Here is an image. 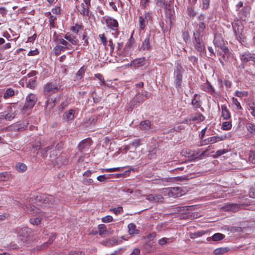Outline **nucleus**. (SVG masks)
Returning <instances> with one entry per match:
<instances>
[{
	"label": "nucleus",
	"mask_w": 255,
	"mask_h": 255,
	"mask_svg": "<svg viewBox=\"0 0 255 255\" xmlns=\"http://www.w3.org/2000/svg\"><path fill=\"white\" fill-rule=\"evenodd\" d=\"M55 201L54 197L52 195H41L37 196L36 198H31L29 200L30 203H35L36 206H44L50 207Z\"/></svg>",
	"instance_id": "obj_1"
},
{
	"label": "nucleus",
	"mask_w": 255,
	"mask_h": 255,
	"mask_svg": "<svg viewBox=\"0 0 255 255\" xmlns=\"http://www.w3.org/2000/svg\"><path fill=\"white\" fill-rule=\"evenodd\" d=\"M184 72V69L181 65L177 63L174 71V83L176 88H180L182 81V74Z\"/></svg>",
	"instance_id": "obj_2"
},
{
	"label": "nucleus",
	"mask_w": 255,
	"mask_h": 255,
	"mask_svg": "<svg viewBox=\"0 0 255 255\" xmlns=\"http://www.w3.org/2000/svg\"><path fill=\"white\" fill-rule=\"evenodd\" d=\"M56 152V151H52L50 155L51 160L54 162V165H56L58 167H61L63 165L66 164L68 160L65 155L61 154L55 157Z\"/></svg>",
	"instance_id": "obj_3"
},
{
	"label": "nucleus",
	"mask_w": 255,
	"mask_h": 255,
	"mask_svg": "<svg viewBox=\"0 0 255 255\" xmlns=\"http://www.w3.org/2000/svg\"><path fill=\"white\" fill-rule=\"evenodd\" d=\"M60 88V85L56 82H50L46 84L44 87V92L46 95L50 96L57 93Z\"/></svg>",
	"instance_id": "obj_4"
},
{
	"label": "nucleus",
	"mask_w": 255,
	"mask_h": 255,
	"mask_svg": "<svg viewBox=\"0 0 255 255\" xmlns=\"http://www.w3.org/2000/svg\"><path fill=\"white\" fill-rule=\"evenodd\" d=\"M17 233L18 240L26 242L31 234V230L27 227H22L19 229Z\"/></svg>",
	"instance_id": "obj_5"
},
{
	"label": "nucleus",
	"mask_w": 255,
	"mask_h": 255,
	"mask_svg": "<svg viewBox=\"0 0 255 255\" xmlns=\"http://www.w3.org/2000/svg\"><path fill=\"white\" fill-rule=\"evenodd\" d=\"M194 36L193 43L195 48L198 52L201 53L205 50V47L203 42L202 36H200V35L197 36V34L195 33H194Z\"/></svg>",
	"instance_id": "obj_6"
},
{
	"label": "nucleus",
	"mask_w": 255,
	"mask_h": 255,
	"mask_svg": "<svg viewBox=\"0 0 255 255\" xmlns=\"http://www.w3.org/2000/svg\"><path fill=\"white\" fill-rule=\"evenodd\" d=\"M226 135H222L221 136H214L212 137H208L207 138L202 140L199 145L201 146L203 145H207L209 144H213L218 141H220L226 139Z\"/></svg>",
	"instance_id": "obj_7"
},
{
	"label": "nucleus",
	"mask_w": 255,
	"mask_h": 255,
	"mask_svg": "<svg viewBox=\"0 0 255 255\" xmlns=\"http://www.w3.org/2000/svg\"><path fill=\"white\" fill-rule=\"evenodd\" d=\"M17 113L16 108L14 106H10L8 107L7 110L3 112L2 117L7 121H11L16 116Z\"/></svg>",
	"instance_id": "obj_8"
},
{
	"label": "nucleus",
	"mask_w": 255,
	"mask_h": 255,
	"mask_svg": "<svg viewBox=\"0 0 255 255\" xmlns=\"http://www.w3.org/2000/svg\"><path fill=\"white\" fill-rule=\"evenodd\" d=\"M37 101V98L34 94H30L26 98L25 104L23 107V110L27 109H31L35 105Z\"/></svg>",
	"instance_id": "obj_9"
},
{
	"label": "nucleus",
	"mask_w": 255,
	"mask_h": 255,
	"mask_svg": "<svg viewBox=\"0 0 255 255\" xmlns=\"http://www.w3.org/2000/svg\"><path fill=\"white\" fill-rule=\"evenodd\" d=\"M151 17V13L149 12L145 13L139 17V26L140 30H143L145 28Z\"/></svg>",
	"instance_id": "obj_10"
},
{
	"label": "nucleus",
	"mask_w": 255,
	"mask_h": 255,
	"mask_svg": "<svg viewBox=\"0 0 255 255\" xmlns=\"http://www.w3.org/2000/svg\"><path fill=\"white\" fill-rule=\"evenodd\" d=\"M242 62L245 64L250 61L255 62V54L249 52H245L240 55Z\"/></svg>",
	"instance_id": "obj_11"
},
{
	"label": "nucleus",
	"mask_w": 255,
	"mask_h": 255,
	"mask_svg": "<svg viewBox=\"0 0 255 255\" xmlns=\"http://www.w3.org/2000/svg\"><path fill=\"white\" fill-rule=\"evenodd\" d=\"M106 24L108 28L113 30H116L119 27L117 20L112 17H107L105 20Z\"/></svg>",
	"instance_id": "obj_12"
},
{
	"label": "nucleus",
	"mask_w": 255,
	"mask_h": 255,
	"mask_svg": "<svg viewBox=\"0 0 255 255\" xmlns=\"http://www.w3.org/2000/svg\"><path fill=\"white\" fill-rule=\"evenodd\" d=\"M146 199L150 202L156 203L162 202L164 198L161 194H149L146 196Z\"/></svg>",
	"instance_id": "obj_13"
},
{
	"label": "nucleus",
	"mask_w": 255,
	"mask_h": 255,
	"mask_svg": "<svg viewBox=\"0 0 255 255\" xmlns=\"http://www.w3.org/2000/svg\"><path fill=\"white\" fill-rule=\"evenodd\" d=\"M161 7L164 8L165 10V14L166 17L169 18L170 19H173L175 15V12L173 8H171L170 6L167 4L165 1V5L160 6Z\"/></svg>",
	"instance_id": "obj_14"
},
{
	"label": "nucleus",
	"mask_w": 255,
	"mask_h": 255,
	"mask_svg": "<svg viewBox=\"0 0 255 255\" xmlns=\"http://www.w3.org/2000/svg\"><path fill=\"white\" fill-rule=\"evenodd\" d=\"M91 140L89 139H85L81 141L78 144V148L80 151L86 149H89L90 145Z\"/></svg>",
	"instance_id": "obj_15"
},
{
	"label": "nucleus",
	"mask_w": 255,
	"mask_h": 255,
	"mask_svg": "<svg viewBox=\"0 0 255 255\" xmlns=\"http://www.w3.org/2000/svg\"><path fill=\"white\" fill-rule=\"evenodd\" d=\"M170 190L171 191V197L176 198L183 195L182 193V189L179 187H170Z\"/></svg>",
	"instance_id": "obj_16"
},
{
	"label": "nucleus",
	"mask_w": 255,
	"mask_h": 255,
	"mask_svg": "<svg viewBox=\"0 0 255 255\" xmlns=\"http://www.w3.org/2000/svg\"><path fill=\"white\" fill-rule=\"evenodd\" d=\"M75 111L73 110H70L64 113L63 115V119L68 122L73 120L74 118Z\"/></svg>",
	"instance_id": "obj_17"
},
{
	"label": "nucleus",
	"mask_w": 255,
	"mask_h": 255,
	"mask_svg": "<svg viewBox=\"0 0 255 255\" xmlns=\"http://www.w3.org/2000/svg\"><path fill=\"white\" fill-rule=\"evenodd\" d=\"M213 42L215 45L218 47L221 48L224 47V42L223 39L220 35H215Z\"/></svg>",
	"instance_id": "obj_18"
},
{
	"label": "nucleus",
	"mask_w": 255,
	"mask_h": 255,
	"mask_svg": "<svg viewBox=\"0 0 255 255\" xmlns=\"http://www.w3.org/2000/svg\"><path fill=\"white\" fill-rule=\"evenodd\" d=\"M145 62V59L144 57L137 58L131 61L130 65L136 67H139L144 65Z\"/></svg>",
	"instance_id": "obj_19"
},
{
	"label": "nucleus",
	"mask_w": 255,
	"mask_h": 255,
	"mask_svg": "<svg viewBox=\"0 0 255 255\" xmlns=\"http://www.w3.org/2000/svg\"><path fill=\"white\" fill-rule=\"evenodd\" d=\"M17 205L22 208L25 207L27 209L28 211L32 212L33 213H38L40 211L39 209L37 208V207H36V206L34 205H30L29 206L24 204H20L19 205Z\"/></svg>",
	"instance_id": "obj_20"
},
{
	"label": "nucleus",
	"mask_w": 255,
	"mask_h": 255,
	"mask_svg": "<svg viewBox=\"0 0 255 255\" xmlns=\"http://www.w3.org/2000/svg\"><path fill=\"white\" fill-rule=\"evenodd\" d=\"M192 105L194 108L197 109L201 106L200 96L197 94L194 95V97L192 100Z\"/></svg>",
	"instance_id": "obj_21"
},
{
	"label": "nucleus",
	"mask_w": 255,
	"mask_h": 255,
	"mask_svg": "<svg viewBox=\"0 0 255 255\" xmlns=\"http://www.w3.org/2000/svg\"><path fill=\"white\" fill-rule=\"evenodd\" d=\"M150 36L149 35H148L145 39L144 40V41L142 42V45H141V49L143 50H149L150 47Z\"/></svg>",
	"instance_id": "obj_22"
},
{
	"label": "nucleus",
	"mask_w": 255,
	"mask_h": 255,
	"mask_svg": "<svg viewBox=\"0 0 255 255\" xmlns=\"http://www.w3.org/2000/svg\"><path fill=\"white\" fill-rule=\"evenodd\" d=\"M64 38L73 45H76L78 43V40L76 36L72 34H66L65 35Z\"/></svg>",
	"instance_id": "obj_23"
},
{
	"label": "nucleus",
	"mask_w": 255,
	"mask_h": 255,
	"mask_svg": "<svg viewBox=\"0 0 255 255\" xmlns=\"http://www.w3.org/2000/svg\"><path fill=\"white\" fill-rule=\"evenodd\" d=\"M221 49V51H220V54L222 55L223 58L225 61L228 60L230 56V53L229 49L226 47H222Z\"/></svg>",
	"instance_id": "obj_24"
},
{
	"label": "nucleus",
	"mask_w": 255,
	"mask_h": 255,
	"mask_svg": "<svg viewBox=\"0 0 255 255\" xmlns=\"http://www.w3.org/2000/svg\"><path fill=\"white\" fill-rule=\"evenodd\" d=\"M225 210L227 211H232L233 212H236L240 208V205L237 204L230 203L227 204L225 206Z\"/></svg>",
	"instance_id": "obj_25"
},
{
	"label": "nucleus",
	"mask_w": 255,
	"mask_h": 255,
	"mask_svg": "<svg viewBox=\"0 0 255 255\" xmlns=\"http://www.w3.org/2000/svg\"><path fill=\"white\" fill-rule=\"evenodd\" d=\"M78 10L82 15H88L89 13V6L85 7L84 3H81L77 7Z\"/></svg>",
	"instance_id": "obj_26"
},
{
	"label": "nucleus",
	"mask_w": 255,
	"mask_h": 255,
	"mask_svg": "<svg viewBox=\"0 0 255 255\" xmlns=\"http://www.w3.org/2000/svg\"><path fill=\"white\" fill-rule=\"evenodd\" d=\"M222 116L225 120H228L231 118L230 113L227 107L225 105L221 106Z\"/></svg>",
	"instance_id": "obj_27"
},
{
	"label": "nucleus",
	"mask_w": 255,
	"mask_h": 255,
	"mask_svg": "<svg viewBox=\"0 0 255 255\" xmlns=\"http://www.w3.org/2000/svg\"><path fill=\"white\" fill-rule=\"evenodd\" d=\"M150 122L148 120H145L140 123V128L143 130H147L150 127Z\"/></svg>",
	"instance_id": "obj_28"
},
{
	"label": "nucleus",
	"mask_w": 255,
	"mask_h": 255,
	"mask_svg": "<svg viewBox=\"0 0 255 255\" xmlns=\"http://www.w3.org/2000/svg\"><path fill=\"white\" fill-rule=\"evenodd\" d=\"M26 87L33 89L36 85V78L29 79L28 81L26 80Z\"/></svg>",
	"instance_id": "obj_29"
},
{
	"label": "nucleus",
	"mask_w": 255,
	"mask_h": 255,
	"mask_svg": "<svg viewBox=\"0 0 255 255\" xmlns=\"http://www.w3.org/2000/svg\"><path fill=\"white\" fill-rule=\"evenodd\" d=\"M27 122H24L23 124H14L12 127L14 130H23L26 128L28 125Z\"/></svg>",
	"instance_id": "obj_30"
},
{
	"label": "nucleus",
	"mask_w": 255,
	"mask_h": 255,
	"mask_svg": "<svg viewBox=\"0 0 255 255\" xmlns=\"http://www.w3.org/2000/svg\"><path fill=\"white\" fill-rule=\"evenodd\" d=\"M15 94L14 91L12 88H8L6 90L3 94V98L7 99L13 96Z\"/></svg>",
	"instance_id": "obj_31"
},
{
	"label": "nucleus",
	"mask_w": 255,
	"mask_h": 255,
	"mask_svg": "<svg viewBox=\"0 0 255 255\" xmlns=\"http://www.w3.org/2000/svg\"><path fill=\"white\" fill-rule=\"evenodd\" d=\"M240 22H236L233 23V29L235 33V35L237 37L238 35L240 33V30L241 29L242 26L240 25Z\"/></svg>",
	"instance_id": "obj_32"
},
{
	"label": "nucleus",
	"mask_w": 255,
	"mask_h": 255,
	"mask_svg": "<svg viewBox=\"0 0 255 255\" xmlns=\"http://www.w3.org/2000/svg\"><path fill=\"white\" fill-rule=\"evenodd\" d=\"M128 232L129 234L133 235L138 233V230L136 229V226L133 223H130L128 225Z\"/></svg>",
	"instance_id": "obj_33"
},
{
	"label": "nucleus",
	"mask_w": 255,
	"mask_h": 255,
	"mask_svg": "<svg viewBox=\"0 0 255 255\" xmlns=\"http://www.w3.org/2000/svg\"><path fill=\"white\" fill-rule=\"evenodd\" d=\"M205 119V117L202 114L198 113L191 117V120L193 121L202 122Z\"/></svg>",
	"instance_id": "obj_34"
},
{
	"label": "nucleus",
	"mask_w": 255,
	"mask_h": 255,
	"mask_svg": "<svg viewBox=\"0 0 255 255\" xmlns=\"http://www.w3.org/2000/svg\"><path fill=\"white\" fill-rule=\"evenodd\" d=\"M205 27V24L203 22H200L198 25V27L196 33H195L197 34V36L200 35V36H202V33Z\"/></svg>",
	"instance_id": "obj_35"
},
{
	"label": "nucleus",
	"mask_w": 255,
	"mask_h": 255,
	"mask_svg": "<svg viewBox=\"0 0 255 255\" xmlns=\"http://www.w3.org/2000/svg\"><path fill=\"white\" fill-rule=\"evenodd\" d=\"M55 106V100L52 98H48L46 102V107L47 109L51 110Z\"/></svg>",
	"instance_id": "obj_36"
},
{
	"label": "nucleus",
	"mask_w": 255,
	"mask_h": 255,
	"mask_svg": "<svg viewBox=\"0 0 255 255\" xmlns=\"http://www.w3.org/2000/svg\"><path fill=\"white\" fill-rule=\"evenodd\" d=\"M15 168L19 172H24L26 170L27 166L23 163L18 162L15 165Z\"/></svg>",
	"instance_id": "obj_37"
},
{
	"label": "nucleus",
	"mask_w": 255,
	"mask_h": 255,
	"mask_svg": "<svg viewBox=\"0 0 255 255\" xmlns=\"http://www.w3.org/2000/svg\"><path fill=\"white\" fill-rule=\"evenodd\" d=\"M85 72V69L84 66L81 67V68L77 72L76 76V79L77 80H81L83 77L84 73Z\"/></svg>",
	"instance_id": "obj_38"
},
{
	"label": "nucleus",
	"mask_w": 255,
	"mask_h": 255,
	"mask_svg": "<svg viewBox=\"0 0 255 255\" xmlns=\"http://www.w3.org/2000/svg\"><path fill=\"white\" fill-rule=\"evenodd\" d=\"M130 144L131 145V148L134 149V150L133 151V153H134L136 148L141 145V140L139 139H135Z\"/></svg>",
	"instance_id": "obj_39"
},
{
	"label": "nucleus",
	"mask_w": 255,
	"mask_h": 255,
	"mask_svg": "<svg viewBox=\"0 0 255 255\" xmlns=\"http://www.w3.org/2000/svg\"><path fill=\"white\" fill-rule=\"evenodd\" d=\"M229 250V249L228 248H220L215 250L214 251V253L215 255H222L227 252Z\"/></svg>",
	"instance_id": "obj_40"
},
{
	"label": "nucleus",
	"mask_w": 255,
	"mask_h": 255,
	"mask_svg": "<svg viewBox=\"0 0 255 255\" xmlns=\"http://www.w3.org/2000/svg\"><path fill=\"white\" fill-rule=\"evenodd\" d=\"M225 236L221 233H216L212 237V239L214 241H219L222 240Z\"/></svg>",
	"instance_id": "obj_41"
},
{
	"label": "nucleus",
	"mask_w": 255,
	"mask_h": 255,
	"mask_svg": "<svg viewBox=\"0 0 255 255\" xmlns=\"http://www.w3.org/2000/svg\"><path fill=\"white\" fill-rule=\"evenodd\" d=\"M134 42L135 40L133 38V36L132 34L129 39H128V41L127 42V43H126L125 48L128 49H130L132 47V45L134 43Z\"/></svg>",
	"instance_id": "obj_42"
},
{
	"label": "nucleus",
	"mask_w": 255,
	"mask_h": 255,
	"mask_svg": "<svg viewBox=\"0 0 255 255\" xmlns=\"http://www.w3.org/2000/svg\"><path fill=\"white\" fill-rule=\"evenodd\" d=\"M246 128L249 132L251 133H255V125L252 123H248Z\"/></svg>",
	"instance_id": "obj_43"
},
{
	"label": "nucleus",
	"mask_w": 255,
	"mask_h": 255,
	"mask_svg": "<svg viewBox=\"0 0 255 255\" xmlns=\"http://www.w3.org/2000/svg\"><path fill=\"white\" fill-rule=\"evenodd\" d=\"M232 125L231 122H225L222 125V128L223 130H229L231 129Z\"/></svg>",
	"instance_id": "obj_44"
},
{
	"label": "nucleus",
	"mask_w": 255,
	"mask_h": 255,
	"mask_svg": "<svg viewBox=\"0 0 255 255\" xmlns=\"http://www.w3.org/2000/svg\"><path fill=\"white\" fill-rule=\"evenodd\" d=\"M203 89L207 92L212 93L214 91V89L212 86L210 85L209 83H205L203 86Z\"/></svg>",
	"instance_id": "obj_45"
},
{
	"label": "nucleus",
	"mask_w": 255,
	"mask_h": 255,
	"mask_svg": "<svg viewBox=\"0 0 255 255\" xmlns=\"http://www.w3.org/2000/svg\"><path fill=\"white\" fill-rule=\"evenodd\" d=\"M59 43L64 45V49H70L71 48V44H69L67 41L63 39H60L59 40Z\"/></svg>",
	"instance_id": "obj_46"
},
{
	"label": "nucleus",
	"mask_w": 255,
	"mask_h": 255,
	"mask_svg": "<svg viewBox=\"0 0 255 255\" xmlns=\"http://www.w3.org/2000/svg\"><path fill=\"white\" fill-rule=\"evenodd\" d=\"M95 77L97 78L100 81V84L104 86H108L107 84L105 83L104 77L100 73H97L95 74Z\"/></svg>",
	"instance_id": "obj_47"
},
{
	"label": "nucleus",
	"mask_w": 255,
	"mask_h": 255,
	"mask_svg": "<svg viewBox=\"0 0 255 255\" xmlns=\"http://www.w3.org/2000/svg\"><path fill=\"white\" fill-rule=\"evenodd\" d=\"M156 153V148H153L152 149L149 150L148 154V158L149 159H153L155 157Z\"/></svg>",
	"instance_id": "obj_48"
},
{
	"label": "nucleus",
	"mask_w": 255,
	"mask_h": 255,
	"mask_svg": "<svg viewBox=\"0 0 255 255\" xmlns=\"http://www.w3.org/2000/svg\"><path fill=\"white\" fill-rule=\"evenodd\" d=\"M41 221V219L40 217L33 218L30 219V222L31 224L37 226L40 224Z\"/></svg>",
	"instance_id": "obj_49"
},
{
	"label": "nucleus",
	"mask_w": 255,
	"mask_h": 255,
	"mask_svg": "<svg viewBox=\"0 0 255 255\" xmlns=\"http://www.w3.org/2000/svg\"><path fill=\"white\" fill-rule=\"evenodd\" d=\"M161 193L163 194L164 196H167L169 197H171L170 195V188H165L161 189Z\"/></svg>",
	"instance_id": "obj_50"
},
{
	"label": "nucleus",
	"mask_w": 255,
	"mask_h": 255,
	"mask_svg": "<svg viewBox=\"0 0 255 255\" xmlns=\"http://www.w3.org/2000/svg\"><path fill=\"white\" fill-rule=\"evenodd\" d=\"M99 37L100 38L103 45L106 47L107 45L108 40L105 34H99Z\"/></svg>",
	"instance_id": "obj_51"
},
{
	"label": "nucleus",
	"mask_w": 255,
	"mask_h": 255,
	"mask_svg": "<svg viewBox=\"0 0 255 255\" xmlns=\"http://www.w3.org/2000/svg\"><path fill=\"white\" fill-rule=\"evenodd\" d=\"M63 50H64V47L61 45H57L53 49L54 52L56 55H58L60 54V52Z\"/></svg>",
	"instance_id": "obj_52"
},
{
	"label": "nucleus",
	"mask_w": 255,
	"mask_h": 255,
	"mask_svg": "<svg viewBox=\"0 0 255 255\" xmlns=\"http://www.w3.org/2000/svg\"><path fill=\"white\" fill-rule=\"evenodd\" d=\"M249 161L253 164H255V151H250L249 156Z\"/></svg>",
	"instance_id": "obj_53"
},
{
	"label": "nucleus",
	"mask_w": 255,
	"mask_h": 255,
	"mask_svg": "<svg viewBox=\"0 0 255 255\" xmlns=\"http://www.w3.org/2000/svg\"><path fill=\"white\" fill-rule=\"evenodd\" d=\"M232 103L233 104H234L238 110H241L242 107L241 106V104L240 102L238 101V100L235 98H232Z\"/></svg>",
	"instance_id": "obj_54"
},
{
	"label": "nucleus",
	"mask_w": 255,
	"mask_h": 255,
	"mask_svg": "<svg viewBox=\"0 0 255 255\" xmlns=\"http://www.w3.org/2000/svg\"><path fill=\"white\" fill-rule=\"evenodd\" d=\"M55 239V235L54 234H51L50 237V238H49V242H46L45 243L43 244V246H48L49 245H50L52 243V242H53V241L54 240V239Z\"/></svg>",
	"instance_id": "obj_55"
},
{
	"label": "nucleus",
	"mask_w": 255,
	"mask_h": 255,
	"mask_svg": "<svg viewBox=\"0 0 255 255\" xmlns=\"http://www.w3.org/2000/svg\"><path fill=\"white\" fill-rule=\"evenodd\" d=\"M100 235H103L106 231V227L104 224H101L98 226Z\"/></svg>",
	"instance_id": "obj_56"
},
{
	"label": "nucleus",
	"mask_w": 255,
	"mask_h": 255,
	"mask_svg": "<svg viewBox=\"0 0 255 255\" xmlns=\"http://www.w3.org/2000/svg\"><path fill=\"white\" fill-rule=\"evenodd\" d=\"M134 99L136 102L140 103L144 101L145 98L141 96L140 93H138L135 96Z\"/></svg>",
	"instance_id": "obj_57"
},
{
	"label": "nucleus",
	"mask_w": 255,
	"mask_h": 255,
	"mask_svg": "<svg viewBox=\"0 0 255 255\" xmlns=\"http://www.w3.org/2000/svg\"><path fill=\"white\" fill-rule=\"evenodd\" d=\"M81 27H82L81 25L76 24L75 25L73 26L71 28V30L72 31L75 32V33H77L78 32V31H79V30L81 28Z\"/></svg>",
	"instance_id": "obj_58"
},
{
	"label": "nucleus",
	"mask_w": 255,
	"mask_h": 255,
	"mask_svg": "<svg viewBox=\"0 0 255 255\" xmlns=\"http://www.w3.org/2000/svg\"><path fill=\"white\" fill-rule=\"evenodd\" d=\"M48 15H50L49 17V21L50 25L52 27H54V20L56 19V17L54 15H52L50 12L48 13Z\"/></svg>",
	"instance_id": "obj_59"
},
{
	"label": "nucleus",
	"mask_w": 255,
	"mask_h": 255,
	"mask_svg": "<svg viewBox=\"0 0 255 255\" xmlns=\"http://www.w3.org/2000/svg\"><path fill=\"white\" fill-rule=\"evenodd\" d=\"M243 12L244 13L245 18L248 16L250 14V7L248 6L244 7L243 9Z\"/></svg>",
	"instance_id": "obj_60"
},
{
	"label": "nucleus",
	"mask_w": 255,
	"mask_h": 255,
	"mask_svg": "<svg viewBox=\"0 0 255 255\" xmlns=\"http://www.w3.org/2000/svg\"><path fill=\"white\" fill-rule=\"evenodd\" d=\"M102 221L104 223H110L113 221V217L111 216H106L102 219Z\"/></svg>",
	"instance_id": "obj_61"
},
{
	"label": "nucleus",
	"mask_w": 255,
	"mask_h": 255,
	"mask_svg": "<svg viewBox=\"0 0 255 255\" xmlns=\"http://www.w3.org/2000/svg\"><path fill=\"white\" fill-rule=\"evenodd\" d=\"M236 96L238 97H247L248 96V93L244 91H237L236 92Z\"/></svg>",
	"instance_id": "obj_62"
},
{
	"label": "nucleus",
	"mask_w": 255,
	"mask_h": 255,
	"mask_svg": "<svg viewBox=\"0 0 255 255\" xmlns=\"http://www.w3.org/2000/svg\"><path fill=\"white\" fill-rule=\"evenodd\" d=\"M249 194L251 197L255 198V185L251 188Z\"/></svg>",
	"instance_id": "obj_63"
},
{
	"label": "nucleus",
	"mask_w": 255,
	"mask_h": 255,
	"mask_svg": "<svg viewBox=\"0 0 255 255\" xmlns=\"http://www.w3.org/2000/svg\"><path fill=\"white\" fill-rule=\"evenodd\" d=\"M97 179L100 182H104L107 179H109V177H108L106 175H103L98 176Z\"/></svg>",
	"instance_id": "obj_64"
}]
</instances>
